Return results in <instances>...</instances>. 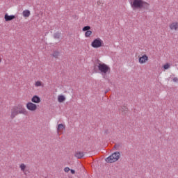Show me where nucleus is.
Returning a JSON list of instances; mask_svg holds the SVG:
<instances>
[{
    "label": "nucleus",
    "instance_id": "27",
    "mask_svg": "<svg viewBox=\"0 0 178 178\" xmlns=\"http://www.w3.org/2000/svg\"><path fill=\"white\" fill-rule=\"evenodd\" d=\"M108 92H109V90H106L104 92L105 94H108Z\"/></svg>",
    "mask_w": 178,
    "mask_h": 178
},
{
    "label": "nucleus",
    "instance_id": "15",
    "mask_svg": "<svg viewBox=\"0 0 178 178\" xmlns=\"http://www.w3.org/2000/svg\"><path fill=\"white\" fill-rule=\"evenodd\" d=\"M22 15L24 17H29L31 15L30 10H25L23 11Z\"/></svg>",
    "mask_w": 178,
    "mask_h": 178
},
{
    "label": "nucleus",
    "instance_id": "26",
    "mask_svg": "<svg viewBox=\"0 0 178 178\" xmlns=\"http://www.w3.org/2000/svg\"><path fill=\"white\" fill-rule=\"evenodd\" d=\"M114 147H115V148L119 147V145H116V144H115V145H114Z\"/></svg>",
    "mask_w": 178,
    "mask_h": 178
},
{
    "label": "nucleus",
    "instance_id": "7",
    "mask_svg": "<svg viewBox=\"0 0 178 178\" xmlns=\"http://www.w3.org/2000/svg\"><path fill=\"white\" fill-rule=\"evenodd\" d=\"M65 129H66L65 124H60L58 125L57 133H58V136H60V134H62L63 133V130H65Z\"/></svg>",
    "mask_w": 178,
    "mask_h": 178
},
{
    "label": "nucleus",
    "instance_id": "22",
    "mask_svg": "<svg viewBox=\"0 0 178 178\" xmlns=\"http://www.w3.org/2000/svg\"><path fill=\"white\" fill-rule=\"evenodd\" d=\"M169 67H170V64H169V63H167L163 65V69H165V70L169 69Z\"/></svg>",
    "mask_w": 178,
    "mask_h": 178
},
{
    "label": "nucleus",
    "instance_id": "17",
    "mask_svg": "<svg viewBox=\"0 0 178 178\" xmlns=\"http://www.w3.org/2000/svg\"><path fill=\"white\" fill-rule=\"evenodd\" d=\"M66 100V97L63 95H59L58 97V102H63Z\"/></svg>",
    "mask_w": 178,
    "mask_h": 178
},
{
    "label": "nucleus",
    "instance_id": "3",
    "mask_svg": "<svg viewBox=\"0 0 178 178\" xmlns=\"http://www.w3.org/2000/svg\"><path fill=\"white\" fill-rule=\"evenodd\" d=\"M130 4L133 9H148L149 4L143 0H130Z\"/></svg>",
    "mask_w": 178,
    "mask_h": 178
},
{
    "label": "nucleus",
    "instance_id": "18",
    "mask_svg": "<svg viewBox=\"0 0 178 178\" xmlns=\"http://www.w3.org/2000/svg\"><path fill=\"white\" fill-rule=\"evenodd\" d=\"M35 87H44V83L41 82V81H38L35 83Z\"/></svg>",
    "mask_w": 178,
    "mask_h": 178
},
{
    "label": "nucleus",
    "instance_id": "8",
    "mask_svg": "<svg viewBox=\"0 0 178 178\" xmlns=\"http://www.w3.org/2000/svg\"><path fill=\"white\" fill-rule=\"evenodd\" d=\"M170 30H175V31H177L178 30V22H172L169 26Z\"/></svg>",
    "mask_w": 178,
    "mask_h": 178
},
{
    "label": "nucleus",
    "instance_id": "25",
    "mask_svg": "<svg viewBox=\"0 0 178 178\" xmlns=\"http://www.w3.org/2000/svg\"><path fill=\"white\" fill-rule=\"evenodd\" d=\"M71 173L72 175H74L76 173V171H74V170H71Z\"/></svg>",
    "mask_w": 178,
    "mask_h": 178
},
{
    "label": "nucleus",
    "instance_id": "13",
    "mask_svg": "<svg viewBox=\"0 0 178 178\" xmlns=\"http://www.w3.org/2000/svg\"><path fill=\"white\" fill-rule=\"evenodd\" d=\"M74 156L77 158L78 159H81L83 156H84V152H76Z\"/></svg>",
    "mask_w": 178,
    "mask_h": 178
},
{
    "label": "nucleus",
    "instance_id": "16",
    "mask_svg": "<svg viewBox=\"0 0 178 178\" xmlns=\"http://www.w3.org/2000/svg\"><path fill=\"white\" fill-rule=\"evenodd\" d=\"M19 168H20L22 172H23V173H24V175H26V166L25 165V164L24 163H22L19 165Z\"/></svg>",
    "mask_w": 178,
    "mask_h": 178
},
{
    "label": "nucleus",
    "instance_id": "20",
    "mask_svg": "<svg viewBox=\"0 0 178 178\" xmlns=\"http://www.w3.org/2000/svg\"><path fill=\"white\" fill-rule=\"evenodd\" d=\"M92 34V32L91 31H86L85 35L86 37H90Z\"/></svg>",
    "mask_w": 178,
    "mask_h": 178
},
{
    "label": "nucleus",
    "instance_id": "9",
    "mask_svg": "<svg viewBox=\"0 0 178 178\" xmlns=\"http://www.w3.org/2000/svg\"><path fill=\"white\" fill-rule=\"evenodd\" d=\"M4 19H5L6 22H10V20H13V19H16V16L8 15V14H6L4 16Z\"/></svg>",
    "mask_w": 178,
    "mask_h": 178
},
{
    "label": "nucleus",
    "instance_id": "2",
    "mask_svg": "<svg viewBox=\"0 0 178 178\" xmlns=\"http://www.w3.org/2000/svg\"><path fill=\"white\" fill-rule=\"evenodd\" d=\"M28 112L26 108L22 104H18L17 106H15L11 109V115L10 118L14 119L17 116V115H27Z\"/></svg>",
    "mask_w": 178,
    "mask_h": 178
},
{
    "label": "nucleus",
    "instance_id": "1",
    "mask_svg": "<svg viewBox=\"0 0 178 178\" xmlns=\"http://www.w3.org/2000/svg\"><path fill=\"white\" fill-rule=\"evenodd\" d=\"M95 73H101L104 79H106V74L111 73V67L106 64L102 63L99 60L95 63L94 69Z\"/></svg>",
    "mask_w": 178,
    "mask_h": 178
},
{
    "label": "nucleus",
    "instance_id": "5",
    "mask_svg": "<svg viewBox=\"0 0 178 178\" xmlns=\"http://www.w3.org/2000/svg\"><path fill=\"white\" fill-rule=\"evenodd\" d=\"M104 44V41L100 38H97L93 40V42L91 43V46L93 48H101Z\"/></svg>",
    "mask_w": 178,
    "mask_h": 178
},
{
    "label": "nucleus",
    "instance_id": "12",
    "mask_svg": "<svg viewBox=\"0 0 178 178\" xmlns=\"http://www.w3.org/2000/svg\"><path fill=\"white\" fill-rule=\"evenodd\" d=\"M146 60H148V56L147 55H144L139 58V62L140 63H145Z\"/></svg>",
    "mask_w": 178,
    "mask_h": 178
},
{
    "label": "nucleus",
    "instance_id": "21",
    "mask_svg": "<svg viewBox=\"0 0 178 178\" xmlns=\"http://www.w3.org/2000/svg\"><path fill=\"white\" fill-rule=\"evenodd\" d=\"M54 38H57V39H59L60 38V33H56L54 34Z\"/></svg>",
    "mask_w": 178,
    "mask_h": 178
},
{
    "label": "nucleus",
    "instance_id": "10",
    "mask_svg": "<svg viewBox=\"0 0 178 178\" xmlns=\"http://www.w3.org/2000/svg\"><path fill=\"white\" fill-rule=\"evenodd\" d=\"M32 102H34V104H40L41 102V99L40 97L35 95L31 99Z\"/></svg>",
    "mask_w": 178,
    "mask_h": 178
},
{
    "label": "nucleus",
    "instance_id": "24",
    "mask_svg": "<svg viewBox=\"0 0 178 178\" xmlns=\"http://www.w3.org/2000/svg\"><path fill=\"white\" fill-rule=\"evenodd\" d=\"M173 81L175 82V83H177V81H178V79H177V77H175V78H173Z\"/></svg>",
    "mask_w": 178,
    "mask_h": 178
},
{
    "label": "nucleus",
    "instance_id": "11",
    "mask_svg": "<svg viewBox=\"0 0 178 178\" xmlns=\"http://www.w3.org/2000/svg\"><path fill=\"white\" fill-rule=\"evenodd\" d=\"M120 112L122 113V115H126V113L129 111V108L126 106H121L119 108Z\"/></svg>",
    "mask_w": 178,
    "mask_h": 178
},
{
    "label": "nucleus",
    "instance_id": "23",
    "mask_svg": "<svg viewBox=\"0 0 178 178\" xmlns=\"http://www.w3.org/2000/svg\"><path fill=\"white\" fill-rule=\"evenodd\" d=\"M70 171V168H69V167H66L64 169V172H65L66 173H68Z\"/></svg>",
    "mask_w": 178,
    "mask_h": 178
},
{
    "label": "nucleus",
    "instance_id": "14",
    "mask_svg": "<svg viewBox=\"0 0 178 178\" xmlns=\"http://www.w3.org/2000/svg\"><path fill=\"white\" fill-rule=\"evenodd\" d=\"M51 55V56H53V58H56V59H58V58L59 57L60 53L58 50H54L53 51V54Z\"/></svg>",
    "mask_w": 178,
    "mask_h": 178
},
{
    "label": "nucleus",
    "instance_id": "19",
    "mask_svg": "<svg viewBox=\"0 0 178 178\" xmlns=\"http://www.w3.org/2000/svg\"><path fill=\"white\" fill-rule=\"evenodd\" d=\"M91 30V27L90 26H86L83 28V31H89Z\"/></svg>",
    "mask_w": 178,
    "mask_h": 178
},
{
    "label": "nucleus",
    "instance_id": "6",
    "mask_svg": "<svg viewBox=\"0 0 178 178\" xmlns=\"http://www.w3.org/2000/svg\"><path fill=\"white\" fill-rule=\"evenodd\" d=\"M26 108L29 111H31V112L37 111V105L31 102H29L26 104Z\"/></svg>",
    "mask_w": 178,
    "mask_h": 178
},
{
    "label": "nucleus",
    "instance_id": "28",
    "mask_svg": "<svg viewBox=\"0 0 178 178\" xmlns=\"http://www.w3.org/2000/svg\"><path fill=\"white\" fill-rule=\"evenodd\" d=\"M2 62V58L0 57V63Z\"/></svg>",
    "mask_w": 178,
    "mask_h": 178
},
{
    "label": "nucleus",
    "instance_id": "4",
    "mask_svg": "<svg viewBox=\"0 0 178 178\" xmlns=\"http://www.w3.org/2000/svg\"><path fill=\"white\" fill-rule=\"evenodd\" d=\"M120 159V153L115 152L106 159V162H107L108 163H113L114 162H117V161H119Z\"/></svg>",
    "mask_w": 178,
    "mask_h": 178
}]
</instances>
